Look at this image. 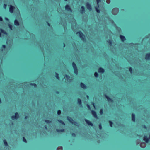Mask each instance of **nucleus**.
Segmentation results:
<instances>
[{
    "mask_svg": "<svg viewBox=\"0 0 150 150\" xmlns=\"http://www.w3.org/2000/svg\"><path fill=\"white\" fill-rule=\"evenodd\" d=\"M111 22L112 23H114V22L113 21H111Z\"/></svg>",
    "mask_w": 150,
    "mask_h": 150,
    "instance_id": "55",
    "label": "nucleus"
},
{
    "mask_svg": "<svg viewBox=\"0 0 150 150\" xmlns=\"http://www.w3.org/2000/svg\"><path fill=\"white\" fill-rule=\"evenodd\" d=\"M1 37V33L0 32V37Z\"/></svg>",
    "mask_w": 150,
    "mask_h": 150,
    "instance_id": "54",
    "label": "nucleus"
},
{
    "mask_svg": "<svg viewBox=\"0 0 150 150\" xmlns=\"http://www.w3.org/2000/svg\"><path fill=\"white\" fill-rule=\"evenodd\" d=\"M140 142V140L138 139L136 141V143L137 144V145L138 144H139Z\"/></svg>",
    "mask_w": 150,
    "mask_h": 150,
    "instance_id": "29",
    "label": "nucleus"
},
{
    "mask_svg": "<svg viewBox=\"0 0 150 150\" xmlns=\"http://www.w3.org/2000/svg\"><path fill=\"white\" fill-rule=\"evenodd\" d=\"M106 2L108 4H109L110 2V0H107L106 1Z\"/></svg>",
    "mask_w": 150,
    "mask_h": 150,
    "instance_id": "43",
    "label": "nucleus"
},
{
    "mask_svg": "<svg viewBox=\"0 0 150 150\" xmlns=\"http://www.w3.org/2000/svg\"><path fill=\"white\" fill-rule=\"evenodd\" d=\"M99 128L101 130L102 128V127L101 125V124H100L99 125Z\"/></svg>",
    "mask_w": 150,
    "mask_h": 150,
    "instance_id": "39",
    "label": "nucleus"
},
{
    "mask_svg": "<svg viewBox=\"0 0 150 150\" xmlns=\"http://www.w3.org/2000/svg\"><path fill=\"white\" fill-rule=\"evenodd\" d=\"M27 118V116H25V119H26Z\"/></svg>",
    "mask_w": 150,
    "mask_h": 150,
    "instance_id": "56",
    "label": "nucleus"
},
{
    "mask_svg": "<svg viewBox=\"0 0 150 150\" xmlns=\"http://www.w3.org/2000/svg\"><path fill=\"white\" fill-rule=\"evenodd\" d=\"M6 6H7V5L6 4H4V5L3 7L4 9H6Z\"/></svg>",
    "mask_w": 150,
    "mask_h": 150,
    "instance_id": "44",
    "label": "nucleus"
},
{
    "mask_svg": "<svg viewBox=\"0 0 150 150\" xmlns=\"http://www.w3.org/2000/svg\"><path fill=\"white\" fill-rule=\"evenodd\" d=\"M65 78L66 79H67V81H66L67 83L70 82L71 80V79H70V77L67 75H65Z\"/></svg>",
    "mask_w": 150,
    "mask_h": 150,
    "instance_id": "7",
    "label": "nucleus"
},
{
    "mask_svg": "<svg viewBox=\"0 0 150 150\" xmlns=\"http://www.w3.org/2000/svg\"><path fill=\"white\" fill-rule=\"evenodd\" d=\"M45 128L46 129H47V127L46 126H45Z\"/></svg>",
    "mask_w": 150,
    "mask_h": 150,
    "instance_id": "57",
    "label": "nucleus"
},
{
    "mask_svg": "<svg viewBox=\"0 0 150 150\" xmlns=\"http://www.w3.org/2000/svg\"><path fill=\"white\" fill-rule=\"evenodd\" d=\"M8 26L11 30H12V25L11 24L8 25Z\"/></svg>",
    "mask_w": 150,
    "mask_h": 150,
    "instance_id": "32",
    "label": "nucleus"
},
{
    "mask_svg": "<svg viewBox=\"0 0 150 150\" xmlns=\"http://www.w3.org/2000/svg\"><path fill=\"white\" fill-rule=\"evenodd\" d=\"M94 76H95L96 77H97L98 76V73L96 72H95L94 73Z\"/></svg>",
    "mask_w": 150,
    "mask_h": 150,
    "instance_id": "34",
    "label": "nucleus"
},
{
    "mask_svg": "<svg viewBox=\"0 0 150 150\" xmlns=\"http://www.w3.org/2000/svg\"><path fill=\"white\" fill-rule=\"evenodd\" d=\"M101 1V0H96L97 4L98 5V7H99V4L98 3L99 2Z\"/></svg>",
    "mask_w": 150,
    "mask_h": 150,
    "instance_id": "31",
    "label": "nucleus"
},
{
    "mask_svg": "<svg viewBox=\"0 0 150 150\" xmlns=\"http://www.w3.org/2000/svg\"><path fill=\"white\" fill-rule=\"evenodd\" d=\"M118 8H115L112 10V12L113 14L114 15H116L118 13Z\"/></svg>",
    "mask_w": 150,
    "mask_h": 150,
    "instance_id": "5",
    "label": "nucleus"
},
{
    "mask_svg": "<svg viewBox=\"0 0 150 150\" xmlns=\"http://www.w3.org/2000/svg\"><path fill=\"white\" fill-rule=\"evenodd\" d=\"M72 136H73L74 137H75L76 136V135H75V134L74 133H72Z\"/></svg>",
    "mask_w": 150,
    "mask_h": 150,
    "instance_id": "47",
    "label": "nucleus"
},
{
    "mask_svg": "<svg viewBox=\"0 0 150 150\" xmlns=\"http://www.w3.org/2000/svg\"><path fill=\"white\" fill-rule=\"evenodd\" d=\"M2 51H4V49H2Z\"/></svg>",
    "mask_w": 150,
    "mask_h": 150,
    "instance_id": "58",
    "label": "nucleus"
},
{
    "mask_svg": "<svg viewBox=\"0 0 150 150\" xmlns=\"http://www.w3.org/2000/svg\"><path fill=\"white\" fill-rule=\"evenodd\" d=\"M132 121L134 122L135 121V115L133 113L132 114Z\"/></svg>",
    "mask_w": 150,
    "mask_h": 150,
    "instance_id": "23",
    "label": "nucleus"
},
{
    "mask_svg": "<svg viewBox=\"0 0 150 150\" xmlns=\"http://www.w3.org/2000/svg\"><path fill=\"white\" fill-rule=\"evenodd\" d=\"M86 7L90 11L92 8L91 5L88 3H86Z\"/></svg>",
    "mask_w": 150,
    "mask_h": 150,
    "instance_id": "12",
    "label": "nucleus"
},
{
    "mask_svg": "<svg viewBox=\"0 0 150 150\" xmlns=\"http://www.w3.org/2000/svg\"><path fill=\"white\" fill-rule=\"evenodd\" d=\"M87 106L89 110L91 109V108H90V106L88 104L87 105Z\"/></svg>",
    "mask_w": 150,
    "mask_h": 150,
    "instance_id": "45",
    "label": "nucleus"
},
{
    "mask_svg": "<svg viewBox=\"0 0 150 150\" xmlns=\"http://www.w3.org/2000/svg\"><path fill=\"white\" fill-rule=\"evenodd\" d=\"M65 9L67 11H72V10L71 8L68 5H67L66 6Z\"/></svg>",
    "mask_w": 150,
    "mask_h": 150,
    "instance_id": "11",
    "label": "nucleus"
},
{
    "mask_svg": "<svg viewBox=\"0 0 150 150\" xmlns=\"http://www.w3.org/2000/svg\"><path fill=\"white\" fill-rule=\"evenodd\" d=\"M65 1H66L67 0H64Z\"/></svg>",
    "mask_w": 150,
    "mask_h": 150,
    "instance_id": "60",
    "label": "nucleus"
},
{
    "mask_svg": "<svg viewBox=\"0 0 150 150\" xmlns=\"http://www.w3.org/2000/svg\"><path fill=\"white\" fill-rule=\"evenodd\" d=\"M109 122L110 123V126L112 127V125L113 124V123L111 121H109Z\"/></svg>",
    "mask_w": 150,
    "mask_h": 150,
    "instance_id": "35",
    "label": "nucleus"
},
{
    "mask_svg": "<svg viewBox=\"0 0 150 150\" xmlns=\"http://www.w3.org/2000/svg\"><path fill=\"white\" fill-rule=\"evenodd\" d=\"M14 24L16 26H18L19 25V23L18 20L16 19L14 21Z\"/></svg>",
    "mask_w": 150,
    "mask_h": 150,
    "instance_id": "21",
    "label": "nucleus"
},
{
    "mask_svg": "<svg viewBox=\"0 0 150 150\" xmlns=\"http://www.w3.org/2000/svg\"><path fill=\"white\" fill-rule=\"evenodd\" d=\"M81 8L82 9L80 10V12L81 13L83 14L85 12V8L83 6H82Z\"/></svg>",
    "mask_w": 150,
    "mask_h": 150,
    "instance_id": "14",
    "label": "nucleus"
},
{
    "mask_svg": "<svg viewBox=\"0 0 150 150\" xmlns=\"http://www.w3.org/2000/svg\"><path fill=\"white\" fill-rule=\"evenodd\" d=\"M58 121L60 123H61L62 124L64 125H65V123H64V122H63L61 120H58Z\"/></svg>",
    "mask_w": 150,
    "mask_h": 150,
    "instance_id": "28",
    "label": "nucleus"
},
{
    "mask_svg": "<svg viewBox=\"0 0 150 150\" xmlns=\"http://www.w3.org/2000/svg\"><path fill=\"white\" fill-rule=\"evenodd\" d=\"M72 66L74 68V73L76 74L77 75L78 74V70L77 69V67L75 64V63L73 62L72 63Z\"/></svg>",
    "mask_w": 150,
    "mask_h": 150,
    "instance_id": "3",
    "label": "nucleus"
},
{
    "mask_svg": "<svg viewBox=\"0 0 150 150\" xmlns=\"http://www.w3.org/2000/svg\"><path fill=\"white\" fill-rule=\"evenodd\" d=\"M30 85H34V87H36L37 86L35 84V83H34V84L30 83Z\"/></svg>",
    "mask_w": 150,
    "mask_h": 150,
    "instance_id": "38",
    "label": "nucleus"
},
{
    "mask_svg": "<svg viewBox=\"0 0 150 150\" xmlns=\"http://www.w3.org/2000/svg\"><path fill=\"white\" fill-rule=\"evenodd\" d=\"M76 34H79L81 39L84 41L85 36L81 32H77L76 33Z\"/></svg>",
    "mask_w": 150,
    "mask_h": 150,
    "instance_id": "4",
    "label": "nucleus"
},
{
    "mask_svg": "<svg viewBox=\"0 0 150 150\" xmlns=\"http://www.w3.org/2000/svg\"><path fill=\"white\" fill-rule=\"evenodd\" d=\"M45 122L47 123H50L51 122V121L49 120H45Z\"/></svg>",
    "mask_w": 150,
    "mask_h": 150,
    "instance_id": "27",
    "label": "nucleus"
},
{
    "mask_svg": "<svg viewBox=\"0 0 150 150\" xmlns=\"http://www.w3.org/2000/svg\"><path fill=\"white\" fill-rule=\"evenodd\" d=\"M108 42H109L110 45H111L112 43L111 41L110 40H109V41H108Z\"/></svg>",
    "mask_w": 150,
    "mask_h": 150,
    "instance_id": "46",
    "label": "nucleus"
},
{
    "mask_svg": "<svg viewBox=\"0 0 150 150\" xmlns=\"http://www.w3.org/2000/svg\"><path fill=\"white\" fill-rule=\"evenodd\" d=\"M23 140L25 143H27V141L24 137H23Z\"/></svg>",
    "mask_w": 150,
    "mask_h": 150,
    "instance_id": "40",
    "label": "nucleus"
},
{
    "mask_svg": "<svg viewBox=\"0 0 150 150\" xmlns=\"http://www.w3.org/2000/svg\"><path fill=\"white\" fill-rule=\"evenodd\" d=\"M56 78L57 79H58L59 80V76H58L59 75H58V74H57V73H56Z\"/></svg>",
    "mask_w": 150,
    "mask_h": 150,
    "instance_id": "33",
    "label": "nucleus"
},
{
    "mask_svg": "<svg viewBox=\"0 0 150 150\" xmlns=\"http://www.w3.org/2000/svg\"><path fill=\"white\" fill-rule=\"evenodd\" d=\"M78 103L81 107H82L81 100L79 98L78 99Z\"/></svg>",
    "mask_w": 150,
    "mask_h": 150,
    "instance_id": "22",
    "label": "nucleus"
},
{
    "mask_svg": "<svg viewBox=\"0 0 150 150\" xmlns=\"http://www.w3.org/2000/svg\"><path fill=\"white\" fill-rule=\"evenodd\" d=\"M61 113V111L60 110H58L57 111V114L58 115H59Z\"/></svg>",
    "mask_w": 150,
    "mask_h": 150,
    "instance_id": "41",
    "label": "nucleus"
},
{
    "mask_svg": "<svg viewBox=\"0 0 150 150\" xmlns=\"http://www.w3.org/2000/svg\"><path fill=\"white\" fill-rule=\"evenodd\" d=\"M47 24H48V25L49 26H50V24H49V23L48 22H47Z\"/></svg>",
    "mask_w": 150,
    "mask_h": 150,
    "instance_id": "53",
    "label": "nucleus"
},
{
    "mask_svg": "<svg viewBox=\"0 0 150 150\" xmlns=\"http://www.w3.org/2000/svg\"><path fill=\"white\" fill-rule=\"evenodd\" d=\"M129 71L131 73H132V68L131 67H130L129 68Z\"/></svg>",
    "mask_w": 150,
    "mask_h": 150,
    "instance_id": "42",
    "label": "nucleus"
},
{
    "mask_svg": "<svg viewBox=\"0 0 150 150\" xmlns=\"http://www.w3.org/2000/svg\"><path fill=\"white\" fill-rule=\"evenodd\" d=\"M143 139L144 141H145L146 143H147L149 141V139L146 136H144Z\"/></svg>",
    "mask_w": 150,
    "mask_h": 150,
    "instance_id": "16",
    "label": "nucleus"
},
{
    "mask_svg": "<svg viewBox=\"0 0 150 150\" xmlns=\"http://www.w3.org/2000/svg\"><path fill=\"white\" fill-rule=\"evenodd\" d=\"M98 72L99 73H103L104 72V70L102 68H100L98 70Z\"/></svg>",
    "mask_w": 150,
    "mask_h": 150,
    "instance_id": "15",
    "label": "nucleus"
},
{
    "mask_svg": "<svg viewBox=\"0 0 150 150\" xmlns=\"http://www.w3.org/2000/svg\"><path fill=\"white\" fill-rule=\"evenodd\" d=\"M1 32L2 33H4L6 35H7V33L4 31L2 29H0V30Z\"/></svg>",
    "mask_w": 150,
    "mask_h": 150,
    "instance_id": "25",
    "label": "nucleus"
},
{
    "mask_svg": "<svg viewBox=\"0 0 150 150\" xmlns=\"http://www.w3.org/2000/svg\"><path fill=\"white\" fill-rule=\"evenodd\" d=\"M92 104L93 107H94V108L95 109V106L94 104V103H92Z\"/></svg>",
    "mask_w": 150,
    "mask_h": 150,
    "instance_id": "48",
    "label": "nucleus"
},
{
    "mask_svg": "<svg viewBox=\"0 0 150 150\" xmlns=\"http://www.w3.org/2000/svg\"><path fill=\"white\" fill-rule=\"evenodd\" d=\"M85 122H86V123L89 125H91V126H93V124L90 122V121L88 120L87 119H85Z\"/></svg>",
    "mask_w": 150,
    "mask_h": 150,
    "instance_id": "9",
    "label": "nucleus"
},
{
    "mask_svg": "<svg viewBox=\"0 0 150 150\" xmlns=\"http://www.w3.org/2000/svg\"><path fill=\"white\" fill-rule=\"evenodd\" d=\"M64 46H65V44H64Z\"/></svg>",
    "mask_w": 150,
    "mask_h": 150,
    "instance_id": "59",
    "label": "nucleus"
},
{
    "mask_svg": "<svg viewBox=\"0 0 150 150\" xmlns=\"http://www.w3.org/2000/svg\"><path fill=\"white\" fill-rule=\"evenodd\" d=\"M103 109H101L100 110V112H99L100 114L101 115H102V114H103Z\"/></svg>",
    "mask_w": 150,
    "mask_h": 150,
    "instance_id": "37",
    "label": "nucleus"
},
{
    "mask_svg": "<svg viewBox=\"0 0 150 150\" xmlns=\"http://www.w3.org/2000/svg\"><path fill=\"white\" fill-rule=\"evenodd\" d=\"M15 7L11 5L9 8V11L11 13H12L13 12L14 9Z\"/></svg>",
    "mask_w": 150,
    "mask_h": 150,
    "instance_id": "10",
    "label": "nucleus"
},
{
    "mask_svg": "<svg viewBox=\"0 0 150 150\" xmlns=\"http://www.w3.org/2000/svg\"><path fill=\"white\" fill-rule=\"evenodd\" d=\"M87 96V99H89V96H88L87 95V96Z\"/></svg>",
    "mask_w": 150,
    "mask_h": 150,
    "instance_id": "51",
    "label": "nucleus"
},
{
    "mask_svg": "<svg viewBox=\"0 0 150 150\" xmlns=\"http://www.w3.org/2000/svg\"><path fill=\"white\" fill-rule=\"evenodd\" d=\"M146 144L144 142H142L140 144V146L141 147L144 148H145L146 146Z\"/></svg>",
    "mask_w": 150,
    "mask_h": 150,
    "instance_id": "13",
    "label": "nucleus"
},
{
    "mask_svg": "<svg viewBox=\"0 0 150 150\" xmlns=\"http://www.w3.org/2000/svg\"><path fill=\"white\" fill-rule=\"evenodd\" d=\"M150 59V53L146 55L145 59L147 60H149Z\"/></svg>",
    "mask_w": 150,
    "mask_h": 150,
    "instance_id": "18",
    "label": "nucleus"
},
{
    "mask_svg": "<svg viewBox=\"0 0 150 150\" xmlns=\"http://www.w3.org/2000/svg\"><path fill=\"white\" fill-rule=\"evenodd\" d=\"M6 43L7 46L6 47V46L5 45H3L2 46L3 48L5 49L6 50H9L12 45V41L9 39H7L6 41Z\"/></svg>",
    "mask_w": 150,
    "mask_h": 150,
    "instance_id": "1",
    "label": "nucleus"
},
{
    "mask_svg": "<svg viewBox=\"0 0 150 150\" xmlns=\"http://www.w3.org/2000/svg\"><path fill=\"white\" fill-rule=\"evenodd\" d=\"M4 145L6 146H8V144L7 142V141H6V140H4Z\"/></svg>",
    "mask_w": 150,
    "mask_h": 150,
    "instance_id": "24",
    "label": "nucleus"
},
{
    "mask_svg": "<svg viewBox=\"0 0 150 150\" xmlns=\"http://www.w3.org/2000/svg\"><path fill=\"white\" fill-rule=\"evenodd\" d=\"M67 120L69 121L72 124H74L75 125H77V123H76L71 118V117L67 116Z\"/></svg>",
    "mask_w": 150,
    "mask_h": 150,
    "instance_id": "2",
    "label": "nucleus"
},
{
    "mask_svg": "<svg viewBox=\"0 0 150 150\" xmlns=\"http://www.w3.org/2000/svg\"><path fill=\"white\" fill-rule=\"evenodd\" d=\"M5 19L8 21L9 20L7 18H5Z\"/></svg>",
    "mask_w": 150,
    "mask_h": 150,
    "instance_id": "52",
    "label": "nucleus"
},
{
    "mask_svg": "<svg viewBox=\"0 0 150 150\" xmlns=\"http://www.w3.org/2000/svg\"><path fill=\"white\" fill-rule=\"evenodd\" d=\"M3 21L2 18L1 17H0V21Z\"/></svg>",
    "mask_w": 150,
    "mask_h": 150,
    "instance_id": "50",
    "label": "nucleus"
},
{
    "mask_svg": "<svg viewBox=\"0 0 150 150\" xmlns=\"http://www.w3.org/2000/svg\"><path fill=\"white\" fill-rule=\"evenodd\" d=\"M62 146L59 147L57 148V150H62Z\"/></svg>",
    "mask_w": 150,
    "mask_h": 150,
    "instance_id": "36",
    "label": "nucleus"
},
{
    "mask_svg": "<svg viewBox=\"0 0 150 150\" xmlns=\"http://www.w3.org/2000/svg\"><path fill=\"white\" fill-rule=\"evenodd\" d=\"M105 97L107 99L108 101V102H113V100L112 99L110 98H109L108 96L106 95Z\"/></svg>",
    "mask_w": 150,
    "mask_h": 150,
    "instance_id": "20",
    "label": "nucleus"
},
{
    "mask_svg": "<svg viewBox=\"0 0 150 150\" xmlns=\"http://www.w3.org/2000/svg\"><path fill=\"white\" fill-rule=\"evenodd\" d=\"M143 127H144V128L145 129L146 128V126L145 125H143Z\"/></svg>",
    "mask_w": 150,
    "mask_h": 150,
    "instance_id": "49",
    "label": "nucleus"
},
{
    "mask_svg": "<svg viewBox=\"0 0 150 150\" xmlns=\"http://www.w3.org/2000/svg\"><path fill=\"white\" fill-rule=\"evenodd\" d=\"M95 8L96 9V10L97 11V12L98 13H100V10L97 7H95Z\"/></svg>",
    "mask_w": 150,
    "mask_h": 150,
    "instance_id": "30",
    "label": "nucleus"
},
{
    "mask_svg": "<svg viewBox=\"0 0 150 150\" xmlns=\"http://www.w3.org/2000/svg\"><path fill=\"white\" fill-rule=\"evenodd\" d=\"M57 131L58 132H63L64 131V129H57Z\"/></svg>",
    "mask_w": 150,
    "mask_h": 150,
    "instance_id": "26",
    "label": "nucleus"
},
{
    "mask_svg": "<svg viewBox=\"0 0 150 150\" xmlns=\"http://www.w3.org/2000/svg\"><path fill=\"white\" fill-rule=\"evenodd\" d=\"M91 112H92V115L95 118L97 119H98V118L97 117V115L96 113V112L95 111L92 110L91 111Z\"/></svg>",
    "mask_w": 150,
    "mask_h": 150,
    "instance_id": "8",
    "label": "nucleus"
},
{
    "mask_svg": "<svg viewBox=\"0 0 150 150\" xmlns=\"http://www.w3.org/2000/svg\"><path fill=\"white\" fill-rule=\"evenodd\" d=\"M19 117V115L18 113L16 112L15 113L14 116H12L11 117L12 120H13L14 119H16Z\"/></svg>",
    "mask_w": 150,
    "mask_h": 150,
    "instance_id": "6",
    "label": "nucleus"
},
{
    "mask_svg": "<svg viewBox=\"0 0 150 150\" xmlns=\"http://www.w3.org/2000/svg\"><path fill=\"white\" fill-rule=\"evenodd\" d=\"M120 38L121 40L123 42L124 41L126 40L125 37L124 36H122V35H120Z\"/></svg>",
    "mask_w": 150,
    "mask_h": 150,
    "instance_id": "19",
    "label": "nucleus"
},
{
    "mask_svg": "<svg viewBox=\"0 0 150 150\" xmlns=\"http://www.w3.org/2000/svg\"><path fill=\"white\" fill-rule=\"evenodd\" d=\"M81 86L84 89H86L87 88L86 85L82 83H81Z\"/></svg>",
    "mask_w": 150,
    "mask_h": 150,
    "instance_id": "17",
    "label": "nucleus"
}]
</instances>
